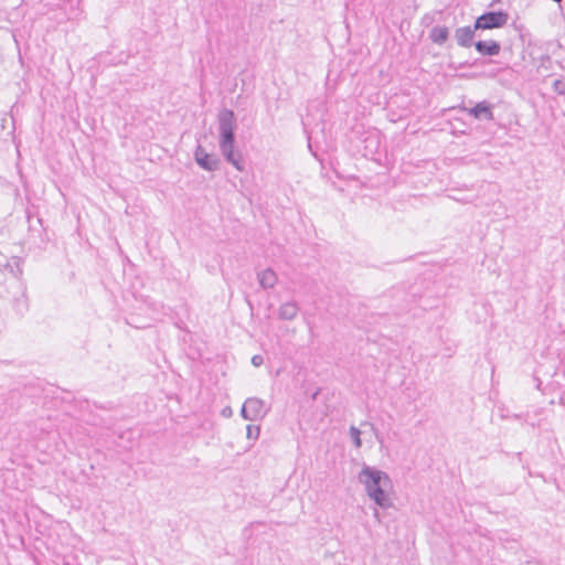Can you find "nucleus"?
I'll return each instance as SVG.
<instances>
[{"label":"nucleus","instance_id":"obj_4","mask_svg":"<svg viewBox=\"0 0 565 565\" xmlns=\"http://www.w3.org/2000/svg\"><path fill=\"white\" fill-rule=\"evenodd\" d=\"M268 408L265 405V402L258 397H248L241 409V415L244 419L249 422H255L264 418Z\"/></svg>","mask_w":565,"mask_h":565},{"label":"nucleus","instance_id":"obj_15","mask_svg":"<svg viewBox=\"0 0 565 565\" xmlns=\"http://www.w3.org/2000/svg\"><path fill=\"white\" fill-rule=\"evenodd\" d=\"M553 89L558 95H564L565 94V82L562 79H555L553 83Z\"/></svg>","mask_w":565,"mask_h":565},{"label":"nucleus","instance_id":"obj_8","mask_svg":"<svg viewBox=\"0 0 565 565\" xmlns=\"http://www.w3.org/2000/svg\"><path fill=\"white\" fill-rule=\"evenodd\" d=\"M476 50L483 56H494L500 53L501 45L499 42L490 41H478L475 43Z\"/></svg>","mask_w":565,"mask_h":565},{"label":"nucleus","instance_id":"obj_10","mask_svg":"<svg viewBox=\"0 0 565 565\" xmlns=\"http://www.w3.org/2000/svg\"><path fill=\"white\" fill-rule=\"evenodd\" d=\"M258 282L264 289L274 288L277 284V275L271 268H266L257 274Z\"/></svg>","mask_w":565,"mask_h":565},{"label":"nucleus","instance_id":"obj_6","mask_svg":"<svg viewBox=\"0 0 565 565\" xmlns=\"http://www.w3.org/2000/svg\"><path fill=\"white\" fill-rule=\"evenodd\" d=\"M194 159L195 162L205 171L213 172L218 169L220 159L214 154L207 153L201 145H198L195 148Z\"/></svg>","mask_w":565,"mask_h":565},{"label":"nucleus","instance_id":"obj_13","mask_svg":"<svg viewBox=\"0 0 565 565\" xmlns=\"http://www.w3.org/2000/svg\"><path fill=\"white\" fill-rule=\"evenodd\" d=\"M350 436L352 438V441L354 444V446L356 448H360L362 446V440H361V431L359 428H356L355 426H351L350 427Z\"/></svg>","mask_w":565,"mask_h":565},{"label":"nucleus","instance_id":"obj_17","mask_svg":"<svg viewBox=\"0 0 565 565\" xmlns=\"http://www.w3.org/2000/svg\"><path fill=\"white\" fill-rule=\"evenodd\" d=\"M375 437H376V440L382 445L383 444V437L379 433H375Z\"/></svg>","mask_w":565,"mask_h":565},{"label":"nucleus","instance_id":"obj_5","mask_svg":"<svg viewBox=\"0 0 565 565\" xmlns=\"http://www.w3.org/2000/svg\"><path fill=\"white\" fill-rule=\"evenodd\" d=\"M509 14L503 11H490L481 14L475 22V30H490L507 24Z\"/></svg>","mask_w":565,"mask_h":565},{"label":"nucleus","instance_id":"obj_12","mask_svg":"<svg viewBox=\"0 0 565 565\" xmlns=\"http://www.w3.org/2000/svg\"><path fill=\"white\" fill-rule=\"evenodd\" d=\"M298 311V305L295 301H288L279 307L278 317L281 320H292L297 317Z\"/></svg>","mask_w":565,"mask_h":565},{"label":"nucleus","instance_id":"obj_14","mask_svg":"<svg viewBox=\"0 0 565 565\" xmlns=\"http://www.w3.org/2000/svg\"><path fill=\"white\" fill-rule=\"evenodd\" d=\"M259 434H260L259 426L248 425L246 427V436L248 439H257L259 437Z\"/></svg>","mask_w":565,"mask_h":565},{"label":"nucleus","instance_id":"obj_1","mask_svg":"<svg viewBox=\"0 0 565 565\" xmlns=\"http://www.w3.org/2000/svg\"><path fill=\"white\" fill-rule=\"evenodd\" d=\"M236 117L233 110L224 108L217 116L218 147L224 159L236 170L244 171V160L235 147Z\"/></svg>","mask_w":565,"mask_h":565},{"label":"nucleus","instance_id":"obj_11","mask_svg":"<svg viewBox=\"0 0 565 565\" xmlns=\"http://www.w3.org/2000/svg\"><path fill=\"white\" fill-rule=\"evenodd\" d=\"M449 36V30L445 25H435L429 31V39L433 43L443 45Z\"/></svg>","mask_w":565,"mask_h":565},{"label":"nucleus","instance_id":"obj_9","mask_svg":"<svg viewBox=\"0 0 565 565\" xmlns=\"http://www.w3.org/2000/svg\"><path fill=\"white\" fill-rule=\"evenodd\" d=\"M475 30L470 26H463L456 30L455 38L460 46L469 47L472 44Z\"/></svg>","mask_w":565,"mask_h":565},{"label":"nucleus","instance_id":"obj_16","mask_svg":"<svg viewBox=\"0 0 565 565\" xmlns=\"http://www.w3.org/2000/svg\"><path fill=\"white\" fill-rule=\"evenodd\" d=\"M264 363V358L263 355L260 354H255L253 358H252V364L256 367L263 365Z\"/></svg>","mask_w":565,"mask_h":565},{"label":"nucleus","instance_id":"obj_2","mask_svg":"<svg viewBox=\"0 0 565 565\" xmlns=\"http://www.w3.org/2000/svg\"><path fill=\"white\" fill-rule=\"evenodd\" d=\"M358 480L379 507L382 509L392 507V500L387 493V490L392 488V480L386 472L365 465L360 471Z\"/></svg>","mask_w":565,"mask_h":565},{"label":"nucleus","instance_id":"obj_7","mask_svg":"<svg viewBox=\"0 0 565 565\" xmlns=\"http://www.w3.org/2000/svg\"><path fill=\"white\" fill-rule=\"evenodd\" d=\"M468 114L479 120H493L492 106L489 102L482 100L477 103L473 107L469 108Z\"/></svg>","mask_w":565,"mask_h":565},{"label":"nucleus","instance_id":"obj_3","mask_svg":"<svg viewBox=\"0 0 565 565\" xmlns=\"http://www.w3.org/2000/svg\"><path fill=\"white\" fill-rule=\"evenodd\" d=\"M21 275L22 268L19 260H15L13 265L7 263L3 267H0V285H4L3 290L0 289V297L6 298L11 294V289L14 290L13 298L20 313L28 309L24 289L20 280Z\"/></svg>","mask_w":565,"mask_h":565}]
</instances>
